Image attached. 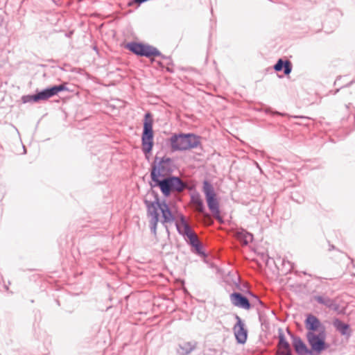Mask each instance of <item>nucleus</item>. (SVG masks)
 Returning a JSON list of instances; mask_svg holds the SVG:
<instances>
[{"instance_id":"25","label":"nucleus","mask_w":355,"mask_h":355,"mask_svg":"<svg viewBox=\"0 0 355 355\" xmlns=\"http://www.w3.org/2000/svg\"><path fill=\"white\" fill-rule=\"evenodd\" d=\"M282 263L284 266H286V264H288V266L290 267L289 270H291L293 268V263L288 260H286L285 259H283Z\"/></svg>"},{"instance_id":"34","label":"nucleus","mask_w":355,"mask_h":355,"mask_svg":"<svg viewBox=\"0 0 355 355\" xmlns=\"http://www.w3.org/2000/svg\"><path fill=\"white\" fill-rule=\"evenodd\" d=\"M338 79H339V78H338L336 80V81L334 82V84H335V85L337 83V82H338Z\"/></svg>"},{"instance_id":"6","label":"nucleus","mask_w":355,"mask_h":355,"mask_svg":"<svg viewBox=\"0 0 355 355\" xmlns=\"http://www.w3.org/2000/svg\"><path fill=\"white\" fill-rule=\"evenodd\" d=\"M153 118L150 112H146L144 115L143 131L141 134V148L146 157L148 159V155L153 150L154 141L153 133Z\"/></svg>"},{"instance_id":"31","label":"nucleus","mask_w":355,"mask_h":355,"mask_svg":"<svg viewBox=\"0 0 355 355\" xmlns=\"http://www.w3.org/2000/svg\"><path fill=\"white\" fill-rule=\"evenodd\" d=\"M303 273H304V275H309V276H310V277H312V275H311V274H308V273H306V272H303Z\"/></svg>"},{"instance_id":"1","label":"nucleus","mask_w":355,"mask_h":355,"mask_svg":"<svg viewBox=\"0 0 355 355\" xmlns=\"http://www.w3.org/2000/svg\"><path fill=\"white\" fill-rule=\"evenodd\" d=\"M150 193L154 197V200L150 201L146 199L144 200L147 210V216L150 218V232L154 236L157 235V227L159 221L158 209H159L162 214L160 222L166 228V232H169L168 224L174 222L175 217L165 200H160L158 193L153 189H150Z\"/></svg>"},{"instance_id":"22","label":"nucleus","mask_w":355,"mask_h":355,"mask_svg":"<svg viewBox=\"0 0 355 355\" xmlns=\"http://www.w3.org/2000/svg\"><path fill=\"white\" fill-rule=\"evenodd\" d=\"M53 92V95L58 94L59 92L62 91H68V88L66 87V83L60 84L58 85H53L51 87Z\"/></svg>"},{"instance_id":"30","label":"nucleus","mask_w":355,"mask_h":355,"mask_svg":"<svg viewBox=\"0 0 355 355\" xmlns=\"http://www.w3.org/2000/svg\"><path fill=\"white\" fill-rule=\"evenodd\" d=\"M167 71L169 72H173V70H171L168 67H167Z\"/></svg>"},{"instance_id":"16","label":"nucleus","mask_w":355,"mask_h":355,"mask_svg":"<svg viewBox=\"0 0 355 355\" xmlns=\"http://www.w3.org/2000/svg\"><path fill=\"white\" fill-rule=\"evenodd\" d=\"M333 325L342 336L347 338L351 336L352 331L348 324L344 323L338 318H335L333 321Z\"/></svg>"},{"instance_id":"27","label":"nucleus","mask_w":355,"mask_h":355,"mask_svg":"<svg viewBox=\"0 0 355 355\" xmlns=\"http://www.w3.org/2000/svg\"><path fill=\"white\" fill-rule=\"evenodd\" d=\"M249 294L252 296L253 297H254L256 299V300L257 301V302L261 304V306L263 305L262 301L257 297V295L253 294L252 293H251L250 291H249Z\"/></svg>"},{"instance_id":"13","label":"nucleus","mask_w":355,"mask_h":355,"mask_svg":"<svg viewBox=\"0 0 355 355\" xmlns=\"http://www.w3.org/2000/svg\"><path fill=\"white\" fill-rule=\"evenodd\" d=\"M287 333L291 336V338L293 339V347L295 349V352L298 355L312 354L311 350L307 347V346L302 341L301 338L293 334L288 329H287Z\"/></svg>"},{"instance_id":"8","label":"nucleus","mask_w":355,"mask_h":355,"mask_svg":"<svg viewBox=\"0 0 355 355\" xmlns=\"http://www.w3.org/2000/svg\"><path fill=\"white\" fill-rule=\"evenodd\" d=\"M125 48L141 57L150 58L153 55H159L161 52L155 47L141 42H131L125 45Z\"/></svg>"},{"instance_id":"28","label":"nucleus","mask_w":355,"mask_h":355,"mask_svg":"<svg viewBox=\"0 0 355 355\" xmlns=\"http://www.w3.org/2000/svg\"><path fill=\"white\" fill-rule=\"evenodd\" d=\"M354 83H355V80H352L350 81L349 83H347V85H345L344 87H349L350 85H352Z\"/></svg>"},{"instance_id":"17","label":"nucleus","mask_w":355,"mask_h":355,"mask_svg":"<svg viewBox=\"0 0 355 355\" xmlns=\"http://www.w3.org/2000/svg\"><path fill=\"white\" fill-rule=\"evenodd\" d=\"M197 347L196 341L184 342L179 344L177 352L178 355H189Z\"/></svg>"},{"instance_id":"15","label":"nucleus","mask_w":355,"mask_h":355,"mask_svg":"<svg viewBox=\"0 0 355 355\" xmlns=\"http://www.w3.org/2000/svg\"><path fill=\"white\" fill-rule=\"evenodd\" d=\"M313 300L318 304L325 306L326 307L334 311L339 310L340 306L334 299L325 295H314Z\"/></svg>"},{"instance_id":"2","label":"nucleus","mask_w":355,"mask_h":355,"mask_svg":"<svg viewBox=\"0 0 355 355\" xmlns=\"http://www.w3.org/2000/svg\"><path fill=\"white\" fill-rule=\"evenodd\" d=\"M150 184L151 189L153 187H159L164 198L169 197L173 192H182L187 188V184L180 177L175 175L152 180Z\"/></svg>"},{"instance_id":"12","label":"nucleus","mask_w":355,"mask_h":355,"mask_svg":"<svg viewBox=\"0 0 355 355\" xmlns=\"http://www.w3.org/2000/svg\"><path fill=\"white\" fill-rule=\"evenodd\" d=\"M231 303L237 307L249 310L251 304L247 297L239 292H234L230 295Z\"/></svg>"},{"instance_id":"33","label":"nucleus","mask_w":355,"mask_h":355,"mask_svg":"<svg viewBox=\"0 0 355 355\" xmlns=\"http://www.w3.org/2000/svg\"><path fill=\"white\" fill-rule=\"evenodd\" d=\"M334 245H331V246H330V248H329V250H332V249H334Z\"/></svg>"},{"instance_id":"29","label":"nucleus","mask_w":355,"mask_h":355,"mask_svg":"<svg viewBox=\"0 0 355 355\" xmlns=\"http://www.w3.org/2000/svg\"><path fill=\"white\" fill-rule=\"evenodd\" d=\"M340 89H337L334 92V94H336L339 92Z\"/></svg>"},{"instance_id":"18","label":"nucleus","mask_w":355,"mask_h":355,"mask_svg":"<svg viewBox=\"0 0 355 355\" xmlns=\"http://www.w3.org/2000/svg\"><path fill=\"white\" fill-rule=\"evenodd\" d=\"M273 69L275 71H281L283 70L284 73L287 76L291 73L292 64L288 60H284L280 58L274 65Z\"/></svg>"},{"instance_id":"23","label":"nucleus","mask_w":355,"mask_h":355,"mask_svg":"<svg viewBox=\"0 0 355 355\" xmlns=\"http://www.w3.org/2000/svg\"><path fill=\"white\" fill-rule=\"evenodd\" d=\"M36 94L31 95H24L21 97V101L23 103H37V100L35 98Z\"/></svg>"},{"instance_id":"5","label":"nucleus","mask_w":355,"mask_h":355,"mask_svg":"<svg viewBox=\"0 0 355 355\" xmlns=\"http://www.w3.org/2000/svg\"><path fill=\"white\" fill-rule=\"evenodd\" d=\"M180 220L181 224L184 227V230H181V227L178 223H175V227L178 232L180 234L186 236L188 239V244L190 245L193 248V252L200 256H205V253L203 251V247L202 243L199 241L197 235L191 230L189 225L187 223L186 218L184 215L180 214Z\"/></svg>"},{"instance_id":"4","label":"nucleus","mask_w":355,"mask_h":355,"mask_svg":"<svg viewBox=\"0 0 355 355\" xmlns=\"http://www.w3.org/2000/svg\"><path fill=\"white\" fill-rule=\"evenodd\" d=\"M175 168V165L173 159L166 156L159 157L156 155L151 164L150 179L157 180L159 178L171 175Z\"/></svg>"},{"instance_id":"11","label":"nucleus","mask_w":355,"mask_h":355,"mask_svg":"<svg viewBox=\"0 0 355 355\" xmlns=\"http://www.w3.org/2000/svg\"><path fill=\"white\" fill-rule=\"evenodd\" d=\"M305 327L307 332H320L325 331V327L321 323L320 320L314 315L308 314L304 320Z\"/></svg>"},{"instance_id":"3","label":"nucleus","mask_w":355,"mask_h":355,"mask_svg":"<svg viewBox=\"0 0 355 355\" xmlns=\"http://www.w3.org/2000/svg\"><path fill=\"white\" fill-rule=\"evenodd\" d=\"M169 144L172 152L184 151L197 148L200 144V137L192 133L173 134Z\"/></svg>"},{"instance_id":"26","label":"nucleus","mask_w":355,"mask_h":355,"mask_svg":"<svg viewBox=\"0 0 355 355\" xmlns=\"http://www.w3.org/2000/svg\"><path fill=\"white\" fill-rule=\"evenodd\" d=\"M266 113H271L272 114L280 115V116H283L284 115V114H282V113H281L279 112H277V111L272 112V111H271V110L270 108L266 109Z\"/></svg>"},{"instance_id":"24","label":"nucleus","mask_w":355,"mask_h":355,"mask_svg":"<svg viewBox=\"0 0 355 355\" xmlns=\"http://www.w3.org/2000/svg\"><path fill=\"white\" fill-rule=\"evenodd\" d=\"M159 57H161L163 60H166V64L167 65H173V62L171 60V58L170 56H166L161 53V55H158Z\"/></svg>"},{"instance_id":"20","label":"nucleus","mask_w":355,"mask_h":355,"mask_svg":"<svg viewBox=\"0 0 355 355\" xmlns=\"http://www.w3.org/2000/svg\"><path fill=\"white\" fill-rule=\"evenodd\" d=\"M35 94V98H37V102L40 101H46L54 96L51 87L45 88L41 91L37 90Z\"/></svg>"},{"instance_id":"10","label":"nucleus","mask_w":355,"mask_h":355,"mask_svg":"<svg viewBox=\"0 0 355 355\" xmlns=\"http://www.w3.org/2000/svg\"><path fill=\"white\" fill-rule=\"evenodd\" d=\"M236 323L235 324L233 330L236 342L239 344H245L248 338V330L245 327V324L241 318L235 315Z\"/></svg>"},{"instance_id":"7","label":"nucleus","mask_w":355,"mask_h":355,"mask_svg":"<svg viewBox=\"0 0 355 355\" xmlns=\"http://www.w3.org/2000/svg\"><path fill=\"white\" fill-rule=\"evenodd\" d=\"M202 190L209 209L216 219L222 222L223 220L220 214L219 202L212 184L207 180H205L203 182Z\"/></svg>"},{"instance_id":"19","label":"nucleus","mask_w":355,"mask_h":355,"mask_svg":"<svg viewBox=\"0 0 355 355\" xmlns=\"http://www.w3.org/2000/svg\"><path fill=\"white\" fill-rule=\"evenodd\" d=\"M238 240L243 245H247L253 240V235L245 230H241L236 233Z\"/></svg>"},{"instance_id":"21","label":"nucleus","mask_w":355,"mask_h":355,"mask_svg":"<svg viewBox=\"0 0 355 355\" xmlns=\"http://www.w3.org/2000/svg\"><path fill=\"white\" fill-rule=\"evenodd\" d=\"M191 201L197 207V210L202 214H205V206L202 200L199 193L193 194L191 196Z\"/></svg>"},{"instance_id":"9","label":"nucleus","mask_w":355,"mask_h":355,"mask_svg":"<svg viewBox=\"0 0 355 355\" xmlns=\"http://www.w3.org/2000/svg\"><path fill=\"white\" fill-rule=\"evenodd\" d=\"M326 331H320L318 334L314 332H306V338L311 346V352H314L317 354H320L322 351L325 350L328 345L326 340Z\"/></svg>"},{"instance_id":"32","label":"nucleus","mask_w":355,"mask_h":355,"mask_svg":"<svg viewBox=\"0 0 355 355\" xmlns=\"http://www.w3.org/2000/svg\"><path fill=\"white\" fill-rule=\"evenodd\" d=\"M313 277H314L315 279H321V277H318V276H314Z\"/></svg>"},{"instance_id":"14","label":"nucleus","mask_w":355,"mask_h":355,"mask_svg":"<svg viewBox=\"0 0 355 355\" xmlns=\"http://www.w3.org/2000/svg\"><path fill=\"white\" fill-rule=\"evenodd\" d=\"M279 342L277 347L279 352L278 355H292V349L289 343L286 340V337L282 329L278 330Z\"/></svg>"}]
</instances>
